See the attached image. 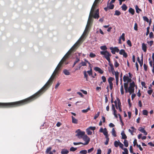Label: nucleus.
<instances>
[{"mask_svg": "<svg viewBox=\"0 0 154 154\" xmlns=\"http://www.w3.org/2000/svg\"><path fill=\"white\" fill-rule=\"evenodd\" d=\"M97 0H95L92 6L90 12L87 25L86 26L85 30L82 35L81 36V37L77 41V42H76L73 46L71 48L69 51L63 57V58H62V59L58 65L53 73L48 80H53L55 74L57 73L58 71L59 70L60 68L61 65L63 63L65 60L68 57L69 55L70 54L72 51H74V48L77 47L79 44L82 43V42L83 41H82V39L83 38V37L85 35L86 32L88 31V27L89 26H90L91 23L93 21V19L92 18V16H93V12L94 10V7L96 5V3L97 2Z\"/></svg>", "mask_w": 154, "mask_h": 154, "instance_id": "1", "label": "nucleus"}, {"mask_svg": "<svg viewBox=\"0 0 154 154\" xmlns=\"http://www.w3.org/2000/svg\"><path fill=\"white\" fill-rule=\"evenodd\" d=\"M100 54L103 56V57L105 58L109 62L110 59V57L111 56V54L107 51H101Z\"/></svg>", "mask_w": 154, "mask_h": 154, "instance_id": "2", "label": "nucleus"}, {"mask_svg": "<svg viewBox=\"0 0 154 154\" xmlns=\"http://www.w3.org/2000/svg\"><path fill=\"white\" fill-rule=\"evenodd\" d=\"M77 133L76 135L78 138L79 139L82 138L85 135V132L84 131H81L80 129H79L76 131Z\"/></svg>", "mask_w": 154, "mask_h": 154, "instance_id": "3", "label": "nucleus"}, {"mask_svg": "<svg viewBox=\"0 0 154 154\" xmlns=\"http://www.w3.org/2000/svg\"><path fill=\"white\" fill-rule=\"evenodd\" d=\"M99 0H97V2H96V5L94 7V10L93 12V16H92V17H93L95 19H98L99 17V10L98 9H97L95 11V13L94 14V12L95 10V8L97 6V4L99 2Z\"/></svg>", "mask_w": 154, "mask_h": 154, "instance_id": "4", "label": "nucleus"}, {"mask_svg": "<svg viewBox=\"0 0 154 154\" xmlns=\"http://www.w3.org/2000/svg\"><path fill=\"white\" fill-rule=\"evenodd\" d=\"M135 87V83L134 81L130 84V86L128 88L129 89V92L130 94L133 93L134 92Z\"/></svg>", "mask_w": 154, "mask_h": 154, "instance_id": "5", "label": "nucleus"}, {"mask_svg": "<svg viewBox=\"0 0 154 154\" xmlns=\"http://www.w3.org/2000/svg\"><path fill=\"white\" fill-rule=\"evenodd\" d=\"M82 139L85 142V143H82L83 145H86L88 144L90 141V138L86 135L85 134Z\"/></svg>", "mask_w": 154, "mask_h": 154, "instance_id": "6", "label": "nucleus"}, {"mask_svg": "<svg viewBox=\"0 0 154 154\" xmlns=\"http://www.w3.org/2000/svg\"><path fill=\"white\" fill-rule=\"evenodd\" d=\"M111 50V52L113 54H115L116 52H118L119 50L117 47H115L113 48L111 47L109 48Z\"/></svg>", "mask_w": 154, "mask_h": 154, "instance_id": "7", "label": "nucleus"}, {"mask_svg": "<svg viewBox=\"0 0 154 154\" xmlns=\"http://www.w3.org/2000/svg\"><path fill=\"white\" fill-rule=\"evenodd\" d=\"M112 110L113 111L112 114L115 117L117 118H118V116L116 114L117 111L115 109V106L113 104H112Z\"/></svg>", "mask_w": 154, "mask_h": 154, "instance_id": "8", "label": "nucleus"}, {"mask_svg": "<svg viewBox=\"0 0 154 154\" xmlns=\"http://www.w3.org/2000/svg\"><path fill=\"white\" fill-rule=\"evenodd\" d=\"M117 100L118 101V106H117V108H116L117 109H119L120 112L122 111V110L121 108V103L119 99L118 98H117Z\"/></svg>", "mask_w": 154, "mask_h": 154, "instance_id": "9", "label": "nucleus"}, {"mask_svg": "<svg viewBox=\"0 0 154 154\" xmlns=\"http://www.w3.org/2000/svg\"><path fill=\"white\" fill-rule=\"evenodd\" d=\"M99 131L100 132L103 133L104 135H106L108 134V131L106 128L103 129L101 128L99 130Z\"/></svg>", "mask_w": 154, "mask_h": 154, "instance_id": "10", "label": "nucleus"}, {"mask_svg": "<svg viewBox=\"0 0 154 154\" xmlns=\"http://www.w3.org/2000/svg\"><path fill=\"white\" fill-rule=\"evenodd\" d=\"M123 81L124 82H130L131 81V78H129V77L128 76H126L125 75H124L123 77Z\"/></svg>", "mask_w": 154, "mask_h": 154, "instance_id": "11", "label": "nucleus"}, {"mask_svg": "<svg viewBox=\"0 0 154 154\" xmlns=\"http://www.w3.org/2000/svg\"><path fill=\"white\" fill-rule=\"evenodd\" d=\"M119 54L121 55H123V56L125 58L127 57V54L124 49L121 50L119 51Z\"/></svg>", "mask_w": 154, "mask_h": 154, "instance_id": "12", "label": "nucleus"}, {"mask_svg": "<svg viewBox=\"0 0 154 154\" xmlns=\"http://www.w3.org/2000/svg\"><path fill=\"white\" fill-rule=\"evenodd\" d=\"M131 128V129H128V131L130 132L132 135H133V133L135 132L136 131V129L134 128V127L132 126Z\"/></svg>", "mask_w": 154, "mask_h": 154, "instance_id": "13", "label": "nucleus"}, {"mask_svg": "<svg viewBox=\"0 0 154 154\" xmlns=\"http://www.w3.org/2000/svg\"><path fill=\"white\" fill-rule=\"evenodd\" d=\"M94 70L96 72H98L100 74H103V71L100 68L95 67L94 68Z\"/></svg>", "mask_w": 154, "mask_h": 154, "instance_id": "14", "label": "nucleus"}, {"mask_svg": "<svg viewBox=\"0 0 154 154\" xmlns=\"http://www.w3.org/2000/svg\"><path fill=\"white\" fill-rule=\"evenodd\" d=\"M142 48L144 52H146L147 51L146 44L143 43L142 44Z\"/></svg>", "mask_w": 154, "mask_h": 154, "instance_id": "15", "label": "nucleus"}, {"mask_svg": "<svg viewBox=\"0 0 154 154\" xmlns=\"http://www.w3.org/2000/svg\"><path fill=\"white\" fill-rule=\"evenodd\" d=\"M139 130L142 133H143L145 135H146L147 134V132L142 127H140Z\"/></svg>", "mask_w": 154, "mask_h": 154, "instance_id": "16", "label": "nucleus"}, {"mask_svg": "<svg viewBox=\"0 0 154 154\" xmlns=\"http://www.w3.org/2000/svg\"><path fill=\"white\" fill-rule=\"evenodd\" d=\"M121 135H122V138L123 139L126 140L127 138V137L125 134L124 131H122L121 133Z\"/></svg>", "mask_w": 154, "mask_h": 154, "instance_id": "17", "label": "nucleus"}, {"mask_svg": "<svg viewBox=\"0 0 154 154\" xmlns=\"http://www.w3.org/2000/svg\"><path fill=\"white\" fill-rule=\"evenodd\" d=\"M72 122L75 124H77L78 123V120L75 118L73 116H72Z\"/></svg>", "mask_w": 154, "mask_h": 154, "instance_id": "18", "label": "nucleus"}, {"mask_svg": "<svg viewBox=\"0 0 154 154\" xmlns=\"http://www.w3.org/2000/svg\"><path fill=\"white\" fill-rule=\"evenodd\" d=\"M69 152V151L66 149H62L61 151L62 154H67Z\"/></svg>", "mask_w": 154, "mask_h": 154, "instance_id": "19", "label": "nucleus"}, {"mask_svg": "<svg viewBox=\"0 0 154 154\" xmlns=\"http://www.w3.org/2000/svg\"><path fill=\"white\" fill-rule=\"evenodd\" d=\"M128 12L131 13L132 15H133L135 13L134 10L131 8H129L128 10Z\"/></svg>", "mask_w": 154, "mask_h": 154, "instance_id": "20", "label": "nucleus"}, {"mask_svg": "<svg viewBox=\"0 0 154 154\" xmlns=\"http://www.w3.org/2000/svg\"><path fill=\"white\" fill-rule=\"evenodd\" d=\"M107 7H108L109 9H112L114 7V5L111 3H108L107 4Z\"/></svg>", "mask_w": 154, "mask_h": 154, "instance_id": "21", "label": "nucleus"}, {"mask_svg": "<svg viewBox=\"0 0 154 154\" xmlns=\"http://www.w3.org/2000/svg\"><path fill=\"white\" fill-rule=\"evenodd\" d=\"M120 142L119 140L115 141L114 142V145L115 147H117L119 146Z\"/></svg>", "mask_w": 154, "mask_h": 154, "instance_id": "22", "label": "nucleus"}, {"mask_svg": "<svg viewBox=\"0 0 154 154\" xmlns=\"http://www.w3.org/2000/svg\"><path fill=\"white\" fill-rule=\"evenodd\" d=\"M80 61V58L78 57L76 58L75 61L74 62L72 67H74L75 64Z\"/></svg>", "mask_w": 154, "mask_h": 154, "instance_id": "23", "label": "nucleus"}, {"mask_svg": "<svg viewBox=\"0 0 154 154\" xmlns=\"http://www.w3.org/2000/svg\"><path fill=\"white\" fill-rule=\"evenodd\" d=\"M112 134L114 137H116V131L114 128H112Z\"/></svg>", "mask_w": 154, "mask_h": 154, "instance_id": "24", "label": "nucleus"}, {"mask_svg": "<svg viewBox=\"0 0 154 154\" xmlns=\"http://www.w3.org/2000/svg\"><path fill=\"white\" fill-rule=\"evenodd\" d=\"M121 8L122 10L125 11L127 9V7L125 4H123Z\"/></svg>", "mask_w": 154, "mask_h": 154, "instance_id": "25", "label": "nucleus"}, {"mask_svg": "<svg viewBox=\"0 0 154 154\" xmlns=\"http://www.w3.org/2000/svg\"><path fill=\"white\" fill-rule=\"evenodd\" d=\"M125 34L124 33H122V35L119 38L121 39H122L123 41H125Z\"/></svg>", "mask_w": 154, "mask_h": 154, "instance_id": "26", "label": "nucleus"}, {"mask_svg": "<svg viewBox=\"0 0 154 154\" xmlns=\"http://www.w3.org/2000/svg\"><path fill=\"white\" fill-rule=\"evenodd\" d=\"M63 72L66 75H69L70 74V72L66 69H65L63 70Z\"/></svg>", "mask_w": 154, "mask_h": 154, "instance_id": "27", "label": "nucleus"}, {"mask_svg": "<svg viewBox=\"0 0 154 154\" xmlns=\"http://www.w3.org/2000/svg\"><path fill=\"white\" fill-rule=\"evenodd\" d=\"M100 48L102 50H103L104 51H106L107 48L106 46L104 45L100 46Z\"/></svg>", "mask_w": 154, "mask_h": 154, "instance_id": "28", "label": "nucleus"}, {"mask_svg": "<svg viewBox=\"0 0 154 154\" xmlns=\"http://www.w3.org/2000/svg\"><path fill=\"white\" fill-rule=\"evenodd\" d=\"M135 9L136 10V12L137 13H139V11H142L141 9L139 8L138 6L137 5L135 6Z\"/></svg>", "mask_w": 154, "mask_h": 154, "instance_id": "29", "label": "nucleus"}, {"mask_svg": "<svg viewBox=\"0 0 154 154\" xmlns=\"http://www.w3.org/2000/svg\"><path fill=\"white\" fill-rule=\"evenodd\" d=\"M124 144L125 146L126 147H127L128 146V141L126 140H125L124 142Z\"/></svg>", "mask_w": 154, "mask_h": 154, "instance_id": "30", "label": "nucleus"}, {"mask_svg": "<svg viewBox=\"0 0 154 154\" xmlns=\"http://www.w3.org/2000/svg\"><path fill=\"white\" fill-rule=\"evenodd\" d=\"M86 132L88 135H91L92 134V132L90 131V129L88 128L86 129Z\"/></svg>", "mask_w": 154, "mask_h": 154, "instance_id": "31", "label": "nucleus"}, {"mask_svg": "<svg viewBox=\"0 0 154 154\" xmlns=\"http://www.w3.org/2000/svg\"><path fill=\"white\" fill-rule=\"evenodd\" d=\"M90 108L89 107H88V108L86 109H83L82 110V112L83 113H86L89 110H90Z\"/></svg>", "mask_w": 154, "mask_h": 154, "instance_id": "32", "label": "nucleus"}, {"mask_svg": "<svg viewBox=\"0 0 154 154\" xmlns=\"http://www.w3.org/2000/svg\"><path fill=\"white\" fill-rule=\"evenodd\" d=\"M82 66L80 63L79 64L78 66H77L76 68L75 69V70H80L81 67Z\"/></svg>", "mask_w": 154, "mask_h": 154, "instance_id": "33", "label": "nucleus"}, {"mask_svg": "<svg viewBox=\"0 0 154 154\" xmlns=\"http://www.w3.org/2000/svg\"><path fill=\"white\" fill-rule=\"evenodd\" d=\"M120 91L122 94L123 95L124 94L123 87L122 85L121 86Z\"/></svg>", "mask_w": 154, "mask_h": 154, "instance_id": "34", "label": "nucleus"}, {"mask_svg": "<svg viewBox=\"0 0 154 154\" xmlns=\"http://www.w3.org/2000/svg\"><path fill=\"white\" fill-rule=\"evenodd\" d=\"M115 63H114V66L116 67H117L119 66V64L117 62L116 60H114Z\"/></svg>", "mask_w": 154, "mask_h": 154, "instance_id": "35", "label": "nucleus"}, {"mask_svg": "<svg viewBox=\"0 0 154 154\" xmlns=\"http://www.w3.org/2000/svg\"><path fill=\"white\" fill-rule=\"evenodd\" d=\"M114 79L113 78L110 77L108 79V82L109 83H112V81Z\"/></svg>", "mask_w": 154, "mask_h": 154, "instance_id": "36", "label": "nucleus"}, {"mask_svg": "<svg viewBox=\"0 0 154 154\" xmlns=\"http://www.w3.org/2000/svg\"><path fill=\"white\" fill-rule=\"evenodd\" d=\"M79 153L81 154H86L87 152L86 150H83L80 151Z\"/></svg>", "mask_w": 154, "mask_h": 154, "instance_id": "37", "label": "nucleus"}, {"mask_svg": "<svg viewBox=\"0 0 154 154\" xmlns=\"http://www.w3.org/2000/svg\"><path fill=\"white\" fill-rule=\"evenodd\" d=\"M121 12L119 11L118 10H116L115 11V13L114 14L115 15L119 16Z\"/></svg>", "mask_w": 154, "mask_h": 154, "instance_id": "38", "label": "nucleus"}, {"mask_svg": "<svg viewBox=\"0 0 154 154\" xmlns=\"http://www.w3.org/2000/svg\"><path fill=\"white\" fill-rule=\"evenodd\" d=\"M123 150L124 151L122 152L123 154H128V150L127 148H124Z\"/></svg>", "mask_w": 154, "mask_h": 154, "instance_id": "39", "label": "nucleus"}, {"mask_svg": "<svg viewBox=\"0 0 154 154\" xmlns=\"http://www.w3.org/2000/svg\"><path fill=\"white\" fill-rule=\"evenodd\" d=\"M114 73L116 79H119V73L117 71H116V72H115Z\"/></svg>", "mask_w": 154, "mask_h": 154, "instance_id": "40", "label": "nucleus"}, {"mask_svg": "<svg viewBox=\"0 0 154 154\" xmlns=\"http://www.w3.org/2000/svg\"><path fill=\"white\" fill-rule=\"evenodd\" d=\"M51 147H49L47 148L46 151L45 153L46 154H48V153H49L50 152H51Z\"/></svg>", "mask_w": 154, "mask_h": 154, "instance_id": "41", "label": "nucleus"}, {"mask_svg": "<svg viewBox=\"0 0 154 154\" xmlns=\"http://www.w3.org/2000/svg\"><path fill=\"white\" fill-rule=\"evenodd\" d=\"M87 72L88 73V74L90 76L92 75V71L91 67L90 70L88 71Z\"/></svg>", "mask_w": 154, "mask_h": 154, "instance_id": "42", "label": "nucleus"}, {"mask_svg": "<svg viewBox=\"0 0 154 154\" xmlns=\"http://www.w3.org/2000/svg\"><path fill=\"white\" fill-rule=\"evenodd\" d=\"M77 149V148H75L73 147H71L70 149V151H71L74 152Z\"/></svg>", "mask_w": 154, "mask_h": 154, "instance_id": "43", "label": "nucleus"}, {"mask_svg": "<svg viewBox=\"0 0 154 154\" xmlns=\"http://www.w3.org/2000/svg\"><path fill=\"white\" fill-rule=\"evenodd\" d=\"M148 112L146 110H143V113L144 115L147 116L148 115Z\"/></svg>", "mask_w": 154, "mask_h": 154, "instance_id": "44", "label": "nucleus"}, {"mask_svg": "<svg viewBox=\"0 0 154 154\" xmlns=\"http://www.w3.org/2000/svg\"><path fill=\"white\" fill-rule=\"evenodd\" d=\"M82 66H87L86 62L85 61H82L80 63Z\"/></svg>", "mask_w": 154, "mask_h": 154, "instance_id": "45", "label": "nucleus"}, {"mask_svg": "<svg viewBox=\"0 0 154 154\" xmlns=\"http://www.w3.org/2000/svg\"><path fill=\"white\" fill-rule=\"evenodd\" d=\"M150 27L148 26L146 28V35H148L149 32Z\"/></svg>", "mask_w": 154, "mask_h": 154, "instance_id": "46", "label": "nucleus"}, {"mask_svg": "<svg viewBox=\"0 0 154 154\" xmlns=\"http://www.w3.org/2000/svg\"><path fill=\"white\" fill-rule=\"evenodd\" d=\"M84 77L85 78H86V80H87V79L88 78V75L87 74V72L86 71H84Z\"/></svg>", "mask_w": 154, "mask_h": 154, "instance_id": "47", "label": "nucleus"}, {"mask_svg": "<svg viewBox=\"0 0 154 154\" xmlns=\"http://www.w3.org/2000/svg\"><path fill=\"white\" fill-rule=\"evenodd\" d=\"M143 18L144 21H146L147 22H149V20L148 18L146 16H143Z\"/></svg>", "mask_w": 154, "mask_h": 154, "instance_id": "48", "label": "nucleus"}, {"mask_svg": "<svg viewBox=\"0 0 154 154\" xmlns=\"http://www.w3.org/2000/svg\"><path fill=\"white\" fill-rule=\"evenodd\" d=\"M128 83L129 82H126L124 83V87L125 88H128Z\"/></svg>", "mask_w": 154, "mask_h": 154, "instance_id": "49", "label": "nucleus"}, {"mask_svg": "<svg viewBox=\"0 0 154 154\" xmlns=\"http://www.w3.org/2000/svg\"><path fill=\"white\" fill-rule=\"evenodd\" d=\"M100 113V112H98L97 114L95 115L94 117V119H96L99 116Z\"/></svg>", "mask_w": 154, "mask_h": 154, "instance_id": "50", "label": "nucleus"}, {"mask_svg": "<svg viewBox=\"0 0 154 154\" xmlns=\"http://www.w3.org/2000/svg\"><path fill=\"white\" fill-rule=\"evenodd\" d=\"M89 56L93 58L96 56V55L93 53H91L89 54Z\"/></svg>", "mask_w": 154, "mask_h": 154, "instance_id": "51", "label": "nucleus"}, {"mask_svg": "<svg viewBox=\"0 0 154 154\" xmlns=\"http://www.w3.org/2000/svg\"><path fill=\"white\" fill-rule=\"evenodd\" d=\"M147 43L150 46H151L153 43V41H151L149 42H147Z\"/></svg>", "mask_w": 154, "mask_h": 154, "instance_id": "52", "label": "nucleus"}, {"mask_svg": "<svg viewBox=\"0 0 154 154\" xmlns=\"http://www.w3.org/2000/svg\"><path fill=\"white\" fill-rule=\"evenodd\" d=\"M101 79L103 80V82H105L106 81V79L105 76H103L101 77Z\"/></svg>", "mask_w": 154, "mask_h": 154, "instance_id": "53", "label": "nucleus"}, {"mask_svg": "<svg viewBox=\"0 0 154 154\" xmlns=\"http://www.w3.org/2000/svg\"><path fill=\"white\" fill-rule=\"evenodd\" d=\"M137 28H138L137 24L136 23H135V24H134V29L135 30L137 31L138 30Z\"/></svg>", "mask_w": 154, "mask_h": 154, "instance_id": "54", "label": "nucleus"}, {"mask_svg": "<svg viewBox=\"0 0 154 154\" xmlns=\"http://www.w3.org/2000/svg\"><path fill=\"white\" fill-rule=\"evenodd\" d=\"M154 35L153 34V33L152 32H151L149 33V37L150 38H153Z\"/></svg>", "mask_w": 154, "mask_h": 154, "instance_id": "55", "label": "nucleus"}, {"mask_svg": "<svg viewBox=\"0 0 154 154\" xmlns=\"http://www.w3.org/2000/svg\"><path fill=\"white\" fill-rule=\"evenodd\" d=\"M127 44L129 45L130 47L132 46L131 43V41L129 40H128L127 42Z\"/></svg>", "mask_w": 154, "mask_h": 154, "instance_id": "56", "label": "nucleus"}, {"mask_svg": "<svg viewBox=\"0 0 154 154\" xmlns=\"http://www.w3.org/2000/svg\"><path fill=\"white\" fill-rule=\"evenodd\" d=\"M119 146L123 150L124 149V148H123V144L121 142H120V143H119Z\"/></svg>", "mask_w": 154, "mask_h": 154, "instance_id": "57", "label": "nucleus"}, {"mask_svg": "<svg viewBox=\"0 0 154 154\" xmlns=\"http://www.w3.org/2000/svg\"><path fill=\"white\" fill-rule=\"evenodd\" d=\"M143 67L145 71H146L147 70V66L145 63L143 64Z\"/></svg>", "mask_w": 154, "mask_h": 154, "instance_id": "58", "label": "nucleus"}, {"mask_svg": "<svg viewBox=\"0 0 154 154\" xmlns=\"http://www.w3.org/2000/svg\"><path fill=\"white\" fill-rule=\"evenodd\" d=\"M137 146L138 147L140 151H142L143 150V148L141 147L140 145L137 144Z\"/></svg>", "mask_w": 154, "mask_h": 154, "instance_id": "59", "label": "nucleus"}, {"mask_svg": "<svg viewBox=\"0 0 154 154\" xmlns=\"http://www.w3.org/2000/svg\"><path fill=\"white\" fill-rule=\"evenodd\" d=\"M88 128L90 130L94 131L96 129V127H90Z\"/></svg>", "mask_w": 154, "mask_h": 154, "instance_id": "60", "label": "nucleus"}, {"mask_svg": "<svg viewBox=\"0 0 154 154\" xmlns=\"http://www.w3.org/2000/svg\"><path fill=\"white\" fill-rule=\"evenodd\" d=\"M94 148L93 147H92L91 148V149H88V153H89L91 152H92L94 150Z\"/></svg>", "mask_w": 154, "mask_h": 154, "instance_id": "61", "label": "nucleus"}, {"mask_svg": "<svg viewBox=\"0 0 154 154\" xmlns=\"http://www.w3.org/2000/svg\"><path fill=\"white\" fill-rule=\"evenodd\" d=\"M105 102L106 103H107L108 101V99L107 95H105Z\"/></svg>", "mask_w": 154, "mask_h": 154, "instance_id": "62", "label": "nucleus"}, {"mask_svg": "<svg viewBox=\"0 0 154 154\" xmlns=\"http://www.w3.org/2000/svg\"><path fill=\"white\" fill-rule=\"evenodd\" d=\"M152 90L151 89H150L147 91V93L149 95H151L152 93Z\"/></svg>", "mask_w": 154, "mask_h": 154, "instance_id": "63", "label": "nucleus"}, {"mask_svg": "<svg viewBox=\"0 0 154 154\" xmlns=\"http://www.w3.org/2000/svg\"><path fill=\"white\" fill-rule=\"evenodd\" d=\"M101 150L100 149H98L97 154H101Z\"/></svg>", "mask_w": 154, "mask_h": 154, "instance_id": "64", "label": "nucleus"}]
</instances>
